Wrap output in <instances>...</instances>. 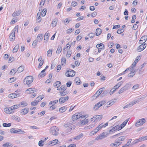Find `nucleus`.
I'll return each instance as SVG.
<instances>
[{
    "label": "nucleus",
    "mask_w": 147,
    "mask_h": 147,
    "mask_svg": "<svg viewBox=\"0 0 147 147\" xmlns=\"http://www.w3.org/2000/svg\"><path fill=\"white\" fill-rule=\"evenodd\" d=\"M20 107V105H15L12 106L11 107V108L12 109V110L15 109H18Z\"/></svg>",
    "instance_id": "4d7b16f0"
},
{
    "label": "nucleus",
    "mask_w": 147,
    "mask_h": 147,
    "mask_svg": "<svg viewBox=\"0 0 147 147\" xmlns=\"http://www.w3.org/2000/svg\"><path fill=\"white\" fill-rule=\"evenodd\" d=\"M12 109L11 107L6 108L4 109V111L7 114H10L12 113Z\"/></svg>",
    "instance_id": "6ab92c4d"
},
{
    "label": "nucleus",
    "mask_w": 147,
    "mask_h": 147,
    "mask_svg": "<svg viewBox=\"0 0 147 147\" xmlns=\"http://www.w3.org/2000/svg\"><path fill=\"white\" fill-rule=\"evenodd\" d=\"M140 85L139 84H137L134 85L132 88L133 90H136L139 87Z\"/></svg>",
    "instance_id": "8fccbe9b"
},
{
    "label": "nucleus",
    "mask_w": 147,
    "mask_h": 147,
    "mask_svg": "<svg viewBox=\"0 0 147 147\" xmlns=\"http://www.w3.org/2000/svg\"><path fill=\"white\" fill-rule=\"evenodd\" d=\"M121 142H118L116 141V142H115L111 144L110 146L113 147H117L121 145Z\"/></svg>",
    "instance_id": "2eb2a0df"
},
{
    "label": "nucleus",
    "mask_w": 147,
    "mask_h": 147,
    "mask_svg": "<svg viewBox=\"0 0 147 147\" xmlns=\"http://www.w3.org/2000/svg\"><path fill=\"white\" fill-rule=\"evenodd\" d=\"M57 22V19H54L52 23V26L53 27H54L56 26V24Z\"/></svg>",
    "instance_id": "f704fd0d"
},
{
    "label": "nucleus",
    "mask_w": 147,
    "mask_h": 147,
    "mask_svg": "<svg viewBox=\"0 0 147 147\" xmlns=\"http://www.w3.org/2000/svg\"><path fill=\"white\" fill-rule=\"evenodd\" d=\"M138 48L137 51L138 52H141L145 49L146 46V44H142Z\"/></svg>",
    "instance_id": "9b49d317"
},
{
    "label": "nucleus",
    "mask_w": 147,
    "mask_h": 147,
    "mask_svg": "<svg viewBox=\"0 0 147 147\" xmlns=\"http://www.w3.org/2000/svg\"><path fill=\"white\" fill-rule=\"evenodd\" d=\"M15 38V36H13L12 35L11 33L9 36V38L10 41H12L14 40Z\"/></svg>",
    "instance_id": "5fc2aeb1"
},
{
    "label": "nucleus",
    "mask_w": 147,
    "mask_h": 147,
    "mask_svg": "<svg viewBox=\"0 0 147 147\" xmlns=\"http://www.w3.org/2000/svg\"><path fill=\"white\" fill-rule=\"evenodd\" d=\"M102 106H100V103L99 102L96 104L94 107V109L95 110H97L98 108Z\"/></svg>",
    "instance_id": "72a5a7b5"
},
{
    "label": "nucleus",
    "mask_w": 147,
    "mask_h": 147,
    "mask_svg": "<svg viewBox=\"0 0 147 147\" xmlns=\"http://www.w3.org/2000/svg\"><path fill=\"white\" fill-rule=\"evenodd\" d=\"M146 122V120L144 118H142L138 120L137 123L135 124V126L139 127L143 125Z\"/></svg>",
    "instance_id": "423d86ee"
},
{
    "label": "nucleus",
    "mask_w": 147,
    "mask_h": 147,
    "mask_svg": "<svg viewBox=\"0 0 147 147\" xmlns=\"http://www.w3.org/2000/svg\"><path fill=\"white\" fill-rule=\"evenodd\" d=\"M16 69H12L10 71V74L11 75L14 74L16 73Z\"/></svg>",
    "instance_id": "052dcab7"
},
{
    "label": "nucleus",
    "mask_w": 147,
    "mask_h": 147,
    "mask_svg": "<svg viewBox=\"0 0 147 147\" xmlns=\"http://www.w3.org/2000/svg\"><path fill=\"white\" fill-rule=\"evenodd\" d=\"M61 82L59 81L56 82L53 84V86L54 87L57 88L60 86Z\"/></svg>",
    "instance_id": "c756f323"
},
{
    "label": "nucleus",
    "mask_w": 147,
    "mask_h": 147,
    "mask_svg": "<svg viewBox=\"0 0 147 147\" xmlns=\"http://www.w3.org/2000/svg\"><path fill=\"white\" fill-rule=\"evenodd\" d=\"M132 139H129L128 142H127V143L125 144L124 145H123L122 146V147H126L127 146H129L130 144V143L131 142L132 140Z\"/></svg>",
    "instance_id": "4c0bfd02"
},
{
    "label": "nucleus",
    "mask_w": 147,
    "mask_h": 147,
    "mask_svg": "<svg viewBox=\"0 0 147 147\" xmlns=\"http://www.w3.org/2000/svg\"><path fill=\"white\" fill-rule=\"evenodd\" d=\"M72 124V123H70V122H67L66 124H65L64 125V126L65 127H68L70 126Z\"/></svg>",
    "instance_id": "864d4df0"
},
{
    "label": "nucleus",
    "mask_w": 147,
    "mask_h": 147,
    "mask_svg": "<svg viewBox=\"0 0 147 147\" xmlns=\"http://www.w3.org/2000/svg\"><path fill=\"white\" fill-rule=\"evenodd\" d=\"M104 88H101L99 89L96 92L95 94H94L93 96L95 97L96 98L100 94L101 95V93L103 91V90L104 89Z\"/></svg>",
    "instance_id": "9d476101"
},
{
    "label": "nucleus",
    "mask_w": 147,
    "mask_h": 147,
    "mask_svg": "<svg viewBox=\"0 0 147 147\" xmlns=\"http://www.w3.org/2000/svg\"><path fill=\"white\" fill-rule=\"evenodd\" d=\"M75 81L77 84H80V80L79 78L77 77L75 79Z\"/></svg>",
    "instance_id": "de8ad7c7"
},
{
    "label": "nucleus",
    "mask_w": 147,
    "mask_h": 147,
    "mask_svg": "<svg viewBox=\"0 0 147 147\" xmlns=\"http://www.w3.org/2000/svg\"><path fill=\"white\" fill-rule=\"evenodd\" d=\"M96 47L98 49V53L100 52V49L104 50L105 48L104 45L102 43L97 44L96 46Z\"/></svg>",
    "instance_id": "1a4fd4ad"
},
{
    "label": "nucleus",
    "mask_w": 147,
    "mask_h": 147,
    "mask_svg": "<svg viewBox=\"0 0 147 147\" xmlns=\"http://www.w3.org/2000/svg\"><path fill=\"white\" fill-rule=\"evenodd\" d=\"M17 133H20V134H24L25 132L23 131L22 129H19L17 130Z\"/></svg>",
    "instance_id": "e2e57ef3"
},
{
    "label": "nucleus",
    "mask_w": 147,
    "mask_h": 147,
    "mask_svg": "<svg viewBox=\"0 0 147 147\" xmlns=\"http://www.w3.org/2000/svg\"><path fill=\"white\" fill-rule=\"evenodd\" d=\"M75 74V71L71 69L67 71L65 73V75L67 77H73Z\"/></svg>",
    "instance_id": "20e7f679"
},
{
    "label": "nucleus",
    "mask_w": 147,
    "mask_h": 147,
    "mask_svg": "<svg viewBox=\"0 0 147 147\" xmlns=\"http://www.w3.org/2000/svg\"><path fill=\"white\" fill-rule=\"evenodd\" d=\"M139 142L138 139L135 140L131 144V145H133L134 144H136Z\"/></svg>",
    "instance_id": "13d9d810"
},
{
    "label": "nucleus",
    "mask_w": 147,
    "mask_h": 147,
    "mask_svg": "<svg viewBox=\"0 0 147 147\" xmlns=\"http://www.w3.org/2000/svg\"><path fill=\"white\" fill-rule=\"evenodd\" d=\"M24 69V66L22 65H21L17 69V71H18V72H21L23 71Z\"/></svg>",
    "instance_id": "c85d7f7f"
},
{
    "label": "nucleus",
    "mask_w": 147,
    "mask_h": 147,
    "mask_svg": "<svg viewBox=\"0 0 147 147\" xmlns=\"http://www.w3.org/2000/svg\"><path fill=\"white\" fill-rule=\"evenodd\" d=\"M102 115H99L94 116L93 117V118L95 119L94 120L95 121H97L101 120L102 119Z\"/></svg>",
    "instance_id": "4468645a"
},
{
    "label": "nucleus",
    "mask_w": 147,
    "mask_h": 147,
    "mask_svg": "<svg viewBox=\"0 0 147 147\" xmlns=\"http://www.w3.org/2000/svg\"><path fill=\"white\" fill-rule=\"evenodd\" d=\"M56 108V107L55 106H54V105H53L51 106L49 108V110L51 111L53 110Z\"/></svg>",
    "instance_id": "680f3d73"
},
{
    "label": "nucleus",
    "mask_w": 147,
    "mask_h": 147,
    "mask_svg": "<svg viewBox=\"0 0 147 147\" xmlns=\"http://www.w3.org/2000/svg\"><path fill=\"white\" fill-rule=\"evenodd\" d=\"M46 75L45 73H42L40 72L38 75V77L39 78H41L45 76Z\"/></svg>",
    "instance_id": "6e6d98bb"
},
{
    "label": "nucleus",
    "mask_w": 147,
    "mask_h": 147,
    "mask_svg": "<svg viewBox=\"0 0 147 147\" xmlns=\"http://www.w3.org/2000/svg\"><path fill=\"white\" fill-rule=\"evenodd\" d=\"M128 88L127 86L125 85L119 91V93L121 94L123 93V92L128 90Z\"/></svg>",
    "instance_id": "a211bd4d"
},
{
    "label": "nucleus",
    "mask_w": 147,
    "mask_h": 147,
    "mask_svg": "<svg viewBox=\"0 0 147 147\" xmlns=\"http://www.w3.org/2000/svg\"><path fill=\"white\" fill-rule=\"evenodd\" d=\"M44 98L43 97H41V96H39L37 97L35 100L37 101L38 102Z\"/></svg>",
    "instance_id": "37998d69"
},
{
    "label": "nucleus",
    "mask_w": 147,
    "mask_h": 147,
    "mask_svg": "<svg viewBox=\"0 0 147 147\" xmlns=\"http://www.w3.org/2000/svg\"><path fill=\"white\" fill-rule=\"evenodd\" d=\"M59 142L57 139H55L52 141H50L47 144L48 145H50L51 146H53L57 144Z\"/></svg>",
    "instance_id": "f8f14e48"
},
{
    "label": "nucleus",
    "mask_w": 147,
    "mask_h": 147,
    "mask_svg": "<svg viewBox=\"0 0 147 147\" xmlns=\"http://www.w3.org/2000/svg\"><path fill=\"white\" fill-rule=\"evenodd\" d=\"M21 12V9H19L18 10H17L16 11H15L12 14L13 17H15L17 16H19Z\"/></svg>",
    "instance_id": "aec40b11"
},
{
    "label": "nucleus",
    "mask_w": 147,
    "mask_h": 147,
    "mask_svg": "<svg viewBox=\"0 0 147 147\" xmlns=\"http://www.w3.org/2000/svg\"><path fill=\"white\" fill-rule=\"evenodd\" d=\"M47 31L46 33L45 34L44 37V40H46V42L48 40L49 38V33H48Z\"/></svg>",
    "instance_id": "cd10ccee"
},
{
    "label": "nucleus",
    "mask_w": 147,
    "mask_h": 147,
    "mask_svg": "<svg viewBox=\"0 0 147 147\" xmlns=\"http://www.w3.org/2000/svg\"><path fill=\"white\" fill-rule=\"evenodd\" d=\"M126 139V137L125 136H121L119 137L116 140L117 142H121L124 141Z\"/></svg>",
    "instance_id": "5701e85b"
},
{
    "label": "nucleus",
    "mask_w": 147,
    "mask_h": 147,
    "mask_svg": "<svg viewBox=\"0 0 147 147\" xmlns=\"http://www.w3.org/2000/svg\"><path fill=\"white\" fill-rule=\"evenodd\" d=\"M43 13H42V16H45L46 12H47V9H44L42 11Z\"/></svg>",
    "instance_id": "bf43d9fd"
},
{
    "label": "nucleus",
    "mask_w": 147,
    "mask_h": 147,
    "mask_svg": "<svg viewBox=\"0 0 147 147\" xmlns=\"http://www.w3.org/2000/svg\"><path fill=\"white\" fill-rule=\"evenodd\" d=\"M109 91L108 90H105L101 94V95H100V96L101 97H102L107 95V94L108 93Z\"/></svg>",
    "instance_id": "e433bc0d"
},
{
    "label": "nucleus",
    "mask_w": 147,
    "mask_h": 147,
    "mask_svg": "<svg viewBox=\"0 0 147 147\" xmlns=\"http://www.w3.org/2000/svg\"><path fill=\"white\" fill-rule=\"evenodd\" d=\"M44 142V141H43L42 140H41L40 141L38 142V145L39 146L42 147L43 146L44 144L43 143Z\"/></svg>",
    "instance_id": "603ef678"
},
{
    "label": "nucleus",
    "mask_w": 147,
    "mask_h": 147,
    "mask_svg": "<svg viewBox=\"0 0 147 147\" xmlns=\"http://www.w3.org/2000/svg\"><path fill=\"white\" fill-rule=\"evenodd\" d=\"M102 128V124H100L95 129V130H97L96 131H92L90 133V134L91 135H94L99 130Z\"/></svg>",
    "instance_id": "6e6552de"
},
{
    "label": "nucleus",
    "mask_w": 147,
    "mask_h": 147,
    "mask_svg": "<svg viewBox=\"0 0 147 147\" xmlns=\"http://www.w3.org/2000/svg\"><path fill=\"white\" fill-rule=\"evenodd\" d=\"M83 136V134L82 133L78 135L77 136H76L74 138V140H79L80 138H82Z\"/></svg>",
    "instance_id": "2f4dec72"
},
{
    "label": "nucleus",
    "mask_w": 147,
    "mask_h": 147,
    "mask_svg": "<svg viewBox=\"0 0 147 147\" xmlns=\"http://www.w3.org/2000/svg\"><path fill=\"white\" fill-rule=\"evenodd\" d=\"M61 51L62 47L61 46H59L56 51V53L57 54H59L61 52Z\"/></svg>",
    "instance_id": "a19ab883"
},
{
    "label": "nucleus",
    "mask_w": 147,
    "mask_h": 147,
    "mask_svg": "<svg viewBox=\"0 0 147 147\" xmlns=\"http://www.w3.org/2000/svg\"><path fill=\"white\" fill-rule=\"evenodd\" d=\"M19 45H17L13 50V53H16L17 52L19 49Z\"/></svg>",
    "instance_id": "58836bf2"
},
{
    "label": "nucleus",
    "mask_w": 147,
    "mask_h": 147,
    "mask_svg": "<svg viewBox=\"0 0 147 147\" xmlns=\"http://www.w3.org/2000/svg\"><path fill=\"white\" fill-rule=\"evenodd\" d=\"M52 50L49 49L47 51V56L48 57H50L52 55Z\"/></svg>",
    "instance_id": "49530a36"
},
{
    "label": "nucleus",
    "mask_w": 147,
    "mask_h": 147,
    "mask_svg": "<svg viewBox=\"0 0 147 147\" xmlns=\"http://www.w3.org/2000/svg\"><path fill=\"white\" fill-rule=\"evenodd\" d=\"M18 26H16L12 30V32H11L12 35L13 36H15V33L16 32H18Z\"/></svg>",
    "instance_id": "4be33fe9"
},
{
    "label": "nucleus",
    "mask_w": 147,
    "mask_h": 147,
    "mask_svg": "<svg viewBox=\"0 0 147 147\" xmlns=\"http://www.w3.org/2000/svg\"><path fill=\"white\" fill-rule=\"evenodd\" d=\"M102 33V30L100 28H97L96 29V36H98V35Z\"/></svg>",
    "instance_id": "bb28decb"
},
{
    "label": "nucleus",
    "mask_w": 147,
    "mask_h": 147,
    "mask_svg": "<svg viewBox=\"0 0 147 147\" xmlns=\"http://www.w3.org/2000/svg\"><path fill=\"white\" fill-rule=\"evenodd\" d=\"M141 98H138L137 100H135L131 102L129 104L125 106L123 108V109H125L128 108V107H131L133 105L138 103L139 102V100Z\"/></svg>",
    "instance_id": "39448f33"
},
{
    "label": "nucleus",
    "mask_w": 147,
    "mask_h": 147,
    "mask_svg": "<svg viewBox=\"0 0 147 147\" xmlns=\"http://www.w3.org/2000/svg\"><path fill=\"white\" fill-rule=\"evenodd\" d=\"M140 59V56H138L136 58V59L134 61V62L132 64H136L137 63L138 61Z\"/></svg>",
    "instance_id": "79ce46f5"
},
{
    "label": "nucleus",
    "mask_w": 147,
    "mask_h": 147,
    "mask_svg": "<svg viewBox=\"0 0 147 147\" xmlns=\"http://www.w3.org/2000/svg\"><path fill=\"white\" fill-rule=\"evenodd\" d=\"M97 13L96 12L94 11L93 12L91 15V16L92 17L94 18L97 15Z\"/></svg>",
    "instance_id": "69168bd1"
},
{
    "label": "nucleus",
    "mask_w": 147,
    "mask_h": 147,
    "mask_svg": "<svg viewBox=\"0 0 147 147\" xmlns=\"http://www.w3.org/2000/svg\"><path fill=\"white\" fill-rule=\"evenodd\" d=\"M68 96H66L65 97H61L60 98L59 100V102L60 103H63L66 101H67L69 99Z\"/></svg>",
    "instance_id": "ddd939ff"
},
{
    "label": "nucleus",
    "mask_w": 147,
    "mask_h": 147,
    "mask_svg": "<svg viewBox=\"0 0 147 147\" xmlns=\"http://www.w3.org/2000/svg\"><path fill=\"white\" fill-rule=\"evenodd\" d=\"M71 53L70 51H68L67 54V58H69L71 55Z\"/></svg>",
    "instance_id": "338daca9"
},
{
    "label": "nucleus",
    "mask_w": 147,
    "mask_h": 147,
    "mask_svg": "<svg viewBox=\"0 0 147 147\" xmlns=\"http://www.w3.org/2000/svg\"><path fill=\"white\" fill-rule=\"evenodd\" d=\"M107 134L103 132L102 134L98 135L96 138V140H99L104 138L107 136Z\"/></svg>",
    "instance_id": "0eeeda50"
},
{
    "label": "nucleus",
    "mask_w": 147,
    "mask_h": 147,
    "mask_svg": "<svg viewBox=\"0 0 147 147\" xmlns=\"http://www.w3.org/2000/svg\"><path fill=\"white\" fill-rule=\"evenodd\" d=\"M67 109V107L66 106H64L59 109V111L61 113H63L65 112Z\"/></svg>",
    "instance_id": "a878e982"
},
{
    "label": "nucleus",
    "mask_w": 147,
    "mask_h": 147,
    "mask_svg": "<svg viewBox=\"0 0 147 147\" xmlns=\"http://www.w3.org/2000/svg\"><path fill=\"white\" fill-rule=\"evenodd\" d=\"M59 95L62 96H64L67 94L68 93L66 91H61L59 93Z\"/></svg>",
    "instance_id": "7c9ffc66"
},
{
    "label": "nucleus",
    "mask_w": 147,
    "mask_h": 147,
    "mask_svg": "<svg viewBox=\"0 0 147 147\" xmlns=\"http://www.w3.org/2000/svg\"><path fill=\"white\" fill-rule=\"evenodd\" d=\"M18 96V94L15 93L10 94L8 96V97L9 98H14Z\"/></svg>",
    "instance_id": "393cba45"
},
{
    "label": "nucleus",
    "mask_w": 147,
    "mask_h": 147,
    "mask_svg": "<svg viewBox=\"0 0 147 147\" xmlns=\"http://www.w3.org/2000/svg\"><path fill=\"white\" fill-rule=\"evenodd\" d=\"M9 142H7L5 144H3V147H8L9 146Z\"/></svg>",
    "instance_id": "774afa93"
},
{
    "label": "nucleus",
    "mask_w": 147,
    "mask_h": 147,
    "mask_svg": "<svg viewBox=\"0 0 147 147\" xmlns=\"http://www.w3.org/2000/svg\"><path fill=\"white\" fill-rule=\"evenodd\" d=\"M59 129L56 126H52L49 129L50 133L52 135L57 136L59 134Z\"/></svg>",
    "instance_id": "f03ea898"
},
{
    "label": "nucleus",
    "mask_w": 147,
    "mask_h": 147,
    "mask_svg": "<svg viewBox=\"0 0 147 147\" xmlns=\"http://www.w3.org/2000/svg\"><path fill=\"white\" fill-rule=\"evenodd\" d=\"M26 92L28 94H31L34 93V92H36V91L34 90V88H30L26 90Z\"/></svg>",
    "instance_id": "412c9836"
},
{
    "label": "nucleus",
    "mask_w": 147,
    "mask_h": 147,
    "mask_svg": "<svg viewBox=\"0 0 147 147\" xmlns=\"http://www.w3.org/2000/svg\"><path fill=\"white\" fill-rule=\"evenodd\" d=\"M129 118H128L126 119L121 124V127H123V128L127 124V122L129 121Z\"/></svg>",
    "instance_id": "473e14b6"
},
{
    "label": "nucleus",
    "mask_w": 147,
    "mask_h": 147,
    "mask_svg": "<svg viewBox=\"0 0 147 147\" xmlns=\"http://www.w3.org/2000/svg\"><path fill=\"white\" fill-rule=\"evenodd\" d=\"M28 109H24L22 110V112H21V113H23V114H26L28 113Z\"/></svg>",
    "instance_id": "ea45409f"
},
{
    "label": "nucleus",
    "mask_w": 147,
    "mask_h": 147,
    "mask_svg": "<svg viewBox=\"0 0 147 147\" xmlns=\"http://www.w3.org/2000/svg\"><path fill=\"white\" fill-rule=\"evenodd\" d=\"M95 34L94 33H90L88 35V36L90 38H92L94 36Z\"/></svg>",
    "instance_id": "0e129e2a"
},
{
    "label": "nucleus",
    "mask_w": 147,
    "mask_h": 147,
    "mask_svg": "<svg viewBox=\"0 0 147 147\" xmlns=\"http://www.w3.org/2000/svg\"><path fill=\"white\" fill-rule=\"evenodd\" d=\"M124 31V29H118V30L117 33L118 34H121L122 32H123Z\"/></svg>",
    "instance_id": "3c124183"
},
{
    "label": "nucleus",
    "mask_w": 147,
    "mask_h": 147,
    "mask_svg": "<svg viewBox=\"0 0 147 147\" xmlns=\"http://www.w3.org/2000/svg\"><path fill=\"white\" fill-rule=\"evenodd\" d=\"M33 81V78L32 76H28L24 80V83L25 85H29Z\"/></svg>",
    "instance_id": "7ed1b4c3"
},
{
    "label": "nucleus",
    "mask_w": 147,
    "mask_h": 147,
    "mask_svg": "<svg viewBox=\"0 0 147 147\" xmlns=\"http://www.w3.org/2000/svg\"><path fill=\"white\" fill-rule=\"evenodd\" d=\"M13 119L15 120L19 121H20V118L18 116H14L13 117Z\"/></svg>",
    "instance_id": "09e8293b"
},
{
    "label": "nucleus",
    "mask_w": 147,
    "mask_h": 147,
    "mask_svg": "<svg viewBox=\"0 0 147 147\" xmlns=\"http://www.w3.org/2000/svg\"><path fill=\"white\" fill-rule=\"evenodd\" d=\"M88 122V119H84V120H82L80 121V123L82 125H84L87 124Z\"/></svg>",
    "instance_id": "c9c22d12"
},
{
    "label": "nucleus",
    "mask_w": 147,
    "mask_h": 147,
    "mask_svg": "<svg viewBox=\"0 0 147 147\" xmlns=\"http://www.w3.org/2000/svg\"><path fill=\"white\" fill-rule=\"evenodd\" d=\"M11 123H3V125L4 127H7L11 126Z\"/></svg>",
    "instance_id": "a18cd8bd"
},
{
    "label": "nucleus",
    "mask_w": 147,
    "mask_h": 147,
    "mask_svg": "<svg viewBox=\"0 0 147 147\" xmlns=\"http://www.w3.org/2000/svg\"><path fill=\"white\" fill-rule=\"evenodd\" d=\"M146 40V37L145 36H143L141 38L139 41V43L140 44H143L145 42Z\"/></svg>",
    "instance_id": "f3484780"
},
{
    "label": "nucleus",
    "mask_w": 147,
    "mask_h": 147,
    "mask_svg": "<svg viewBox=\"0 0 147 147\" xmlns=\"http://www.w3.org/2000/svg\"><path fill=\"white\" fill-rule=\"evenodd\" d=\"M43 38V35L42 34H38L37 37V40L39 42L41 41Z\"/></svg>",
    "instance_id": "b1692460"
},
{
    "label": "nucleus",
    "mask_w": 147,
    "mask_h": 147,
    "mask_svg": "<svg viewBox=\"0 0 147 147\" xmlns=\"http://www.w3.org/2000/svg\"><path fill=\"white\" fill-rule=\"evenodd\" d=\"M17 130H16L15 128H11L10 129V131L11 133L17 134Z\"/></svg>",
    "instance_id": "c03bdc74"
},
{
    "label": "nucleus",
    "mask_w": 147,
    "mask_h": 147,
    "mask_svg": "<svg viewBox=\"0 0 147 147\" xmlns=\"http://www.w3.org/2000/svg\"><path fill=\"white\" fill-rule=\"evenodd\" d=\"M136 65H132L131 66V67L129 68H128L126 70H125L123 73H121L120 75H122L124 74L126 71H127L128 70H130V71H132L128 75L129 77H132L135 74L136 71L135 70H134V71H133V70H134V68L136 66Z\"/></svg>",
    "instance_id": "f257e3e1"
},
{
    "label": "nucleus",
    "mask_w": 147,
    "mask_h": 147,
    "mask_svg": "<svg viewBox=\"0 0 147 147\" xmlns=\"http://www.w3.org/2000/svg\"><path fill=\"white\" fill-rule=\"evenodd\" d=\"M79 118H80V115L78 113H76L74 114L72 116V120H75Z\"/></svg>",
    "instance_id": "dca6fc26"
}]
</instances>
